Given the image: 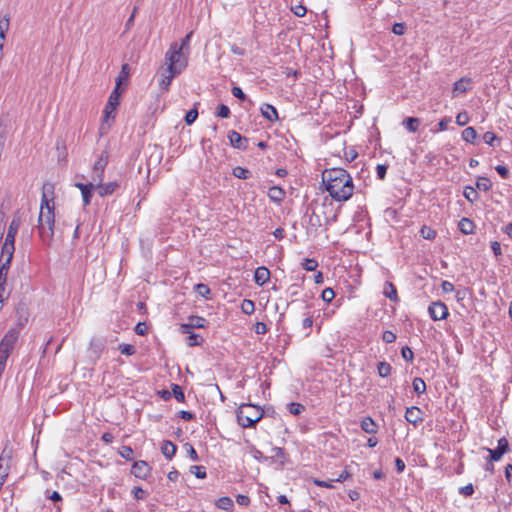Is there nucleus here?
<instances>
[{
  "instance_id": "39",
  "label": "nucleus",
  "mask_w": 512,
  "mask_h": 512,
  "mask_svg": "<svg viewBox=\"0 0 512 512\" xmlns=\"http://www.w3.org/2000/svg\"><path fill=\"white\" fill-rule=\"evenodd\" d=\"M20 225H21L20 218L19 217H15L11 221V223H10V225L8 227V231L7 232L16 236V234H17V232H18V230L20 228Z\"/></svg>"
},
{
  "instance_id": "5",
  "label": "nucleus",
  "mask_w": 512,
  "mask_h": 512,
  "mask_svg": "<svg viewBox=\"0 0 512 512\" xmlns=\"http://www.w3.org/2000/svg\"><path fill=\"white\" fill-rule=\"evenodd\" d=\"M263 417V411L260 407L252 404H242L237 409V421L246 428L252 427Z\"/></svg>"
},
{
  "instance_id": "21",
  "label": "nucleus",
  "mask_w": 512,
  "mask_h": 512,
  "mask_svg": "<svg viewBox=\"0 0 512 512\" xmlns=\"http://www.w3.org/2000/svg\"><path fill=\"white\" fill-rule=\"evenodd\" d=\"M161 452L167 459H171L176 453V446L170 441H164L161 446Z\"/></svg>"
},
{
  "instance_id": "50",
  "label": "nucleus",
  "mask_w": 512,
  "mask_h": 512,
  "mask_svg": "<svg viewBox=\"0 0 512 512\" xmlns=\"http://www.w3.org/2000/svg\"><path fill=\"white\" fill-rule=\"evenodd\" d=\"M483 140L485 143L492 146L494 145V141L497 140V137L493 132L488 131L483 135Z\"/></svg>"
},
{
  "instance_id": "35",
  "label": "nucleus",
  "mask_w": 512,
  "mask_h": 512,
  "mask_svg": "<svg viewBox=\"0 0 512 512\" xmlns=\"http://www.w3.org/2000/svg\"><path fill=\"white\" fill-rule=\"evenodd\" d=\"M377 371L381 377H387L391 372V366L387 362H380L377 366Z\"/></svg>"
},
{
  "instance_id": "40",
  "label": "nucleus",
  "mask_w": 512,
  "mask_h": 512,
  "mask_svg": "<svg viewBox=\"0 0 512 512\" xmlns=\"http://www.w3.org/2000/svg\"><path fill=\"white\" fill-rule=\"evenodd\" d=\"M119 350L122 354L130 356L135 353V347L131 344H120Z\"/></svg>"
},
{
  "instance_id": "27",
  "label": "nucleus",
  "mask_w": 512,
  "mask_h": 512,
  "mask_svg": "<svg viewBox=\"0 0 512 512\" xmlns=\"http://www.w3.org/2000/svg\"><path fill=\"white\" fill-rule=\"evenodd\" d=\"M473 223L467 218H463L459 222V228L464 234H470L473 232Z\"/></svg>"
},
{
  "instance_id": "63",
  "label": "nucleus",
  "mask_w": 512,
  "mask_h": 512,
  "mask_svg": "<svg viewBox=\"0 0 512 512\" xmlns=\"http://www.w3.org/2000/svg\"><path fill=\"white\" fill-rule=\"evenodd\" d=\"M491 249L495 256H500L502 253L500 243L497 241L491 243Z\"/></svg>"
},
{
  "instance_id": "20",
  "label": "nucleus",
  "mask_w": 512,
  "mask_h": 512,
  "mask_svg": "<svg viewBox=\"0 0 512 512\" xmlns=\"http://www.w3.org/2000/svg\"><path fill=\"white\" fill-rule=\"evenodd\" d=\"M383 294L391 301H398V294L395 286L391 282H385L383 287Z\"/></svg>"
},
{
  "instance_id": "14",
  "label": "nucleus",
  "mask_w": 512,
  "mask_h": 512,
  "mask_svg": "<svg viewBox=\"0 0 512 512\" xmlns=\"http://www.w3.org/2000/svg\"><path fill=\"white\" fill-rule=\"evenodd\" d=\"M269 279H270V271L266 267L261 266L255 270L254 280L257 285L263 286L264 284H266L269 281Z\"/></svg>"
},
{
  "instance_id": "24",
  "label": "nucleus",
  "mask_w": 512,
  "mask_h": 512,
  "mask_svg": "<svg viewBox=\"0 0 512 512\" xmlns=\"http://www.w3.org/2000/svg\"><path fill=\"white\" fill-rule=\"evenodd\" d=\"M403 124L405 125L408 131L416 132L420 125V120L418 118L409 117L404 120Z\"/></svg>"
},
{
  "instance_id": "15",
  "label": "nucleus",
  "mask_w": 512,
  "mask_h": 512,
  "mask_svg": "<svg viewBox=\"0 0 512 512\" xmlns=\"http://www.w3.org/2000/svg\"><path fill=\"white\" fill-rule=\"evenodd\" d=\"M405 419L414 425L422 421V412L418 407H409L405 412Z\"/></svg>"
},
{
  "instance_id": "11",
  "label": "nucleus",
  "mask_w": 512,
  "mask_h": 512,
  "mask_svg": "<svg viewBox=\"0 0 512 512\" xmlns=\"http://www.w3.org/2000/svg\"><path fill=\"white\" fill-rule=\"evenodd\" d=\"M471 79L470 78H461L457 82H455L453 89H452V95L453 97H458L459 95L467 92L471 87Z\"/></svg>"
},
{
  "instance_id": "55",
  "label": "nucleus",
  "mask_w": 512,
  "mask_h": 512,
  "mask_svg": "<svg viewBox=\"0 0 512 512\" xmlns=\"http://www.w3.org/2000/svg\"><path fill=\"white\" fill-rule=\"evenodd\" d=\"M217 114L219 117L228 118L230 115V110L226 105H220Z\"/></svg>"
},
{
  "instance_id": "43",
  "label": "nucleus",
  "mask_w": 512,
  "mask_h": 512,
  "mask_svg": "<svg viewBox=\"0 0 512 512\" xmlns=\"http://www.w3.org/2000/svg\"><path fill=\"white\" fill-rule=\"evenodd\" d=\"M420 234L424 239L431 240L435 237V231L427 226H423L420 230Z\"/></svg>"
},
{
  "instance_id": "29",
  "label": "nucleus",
  "mask_w": 512,
  "mask_h": 512,
  "mask_svg": "<svg viewBox=\"0 0 512 512\" xmlns=\"http://www.w3.org/2000/svg\"><path fill=\"white\" fill-rule=\"evenodd\" d=\"M241 310L243 313H245L247 315L252 314L255 310L254 302L249 299L243 300L241 303Z\"/></svg>"
},
{
  "instance_id": "58",
  "label": "nucleus",
  "mask_w": 512,
  "mask_h": 512,
  "mask_svg": "<svg viewBox=\"0 0 512 512\" xmlns=\"http://www.w3.org/2000/svg\"><path fill=\"white\" fill-rule=\"evenodd\" d=\"M254 330L257 334H265L267 332V326L263 322H257L254 326Z\"/></svg>"
},
{
  "instance_id": "38",
  "label": "nucleus",
  "mask_w": 512,
  "mask_h": 512,
  "mask_svg": "<svg viewBox=\"0 0 512 512\" xmlns=\"http://www.w3.org/2000/svg\"><path fill=\"white\" fill-rule=\"evenodd\" d=\"M233 175L239 179H247L250 175V172L245 168L235 167L233 169Z\"/></svg>"
},
{
  "instance_id": "44",
  "label": "nucleus",
  "mask_w": 512,
  "mask_h": 512,
  "mask_svg": "<svg viewBox=\"0 0 512 512\" xmlns=\"http://www.w3.org/2000/svg\"><path fill=\"white\" fill-rule=\"evenodd\" d=\"M317 266H318V263L314 259H305L302 264V267L306 271H314L317 268Z\"/></svg>"
},
{
  "instance_id": "49",
  "label": "nucleus",
  "mask_w": 512,
  "mask_h": 512,
  "mask_svg": "<svg viewBox=\"0 0 512 512\" xmlns=\"http://www.w3.org/2000/svg\"><path fill=\"white\" fill-rule=\"evenodd\" d=\"M406 27L404 23H395L392 27V32L395 35H403L405 33Z\"/></svg>"
},
{
  "instance_id": "25",
  "label": "nucleus",
  "mask_w": 512,
  "mask_h": 512,
  "mask_svg": "<svg viewBox=\"0 0 512 512\" xmlns=\"http://www.w3.org/2000/svg\"><path fill=\"white\" fill-rule=\"evenodd\" d=\"M477 136V132L473 127H467L462 131V139L466 142L473 143Z\"/></svg>"
},
{
  "instance_id": "47",
  "label": "nucleus",
  "mask_w": 512,
  "mask_h": 512,
  "mask_svg": "<svg viewBox=\"0 0 512 512\" xmlns=\"http://www.w3.org/2000/svg\"><path fill=\"white\" fill-rule=\"evenodd\" d=\"M469 121V116L466 112H461L459 113L457 116H456V123L459 125V126H464L468 123Z\"/></svg>"
},
{
  "instance_id": "10",
  "label": "nucleus",
  "mask_w": 512,
  "mask_h": 512,
  "mask_svg": "<svg viewBox=\"0 0 512 512\" xmlns=\"http://www.w3.org/2000/svg\"><path fill=\"white\" fill-rule=\"evenodd\" d=\"M508 450V441L505 438L498 440V446L496 449H487L490 454L491 461H499L503 454Z\"/></svg>"
},
{
  "instance_id": "34",
  "label": "nucleus",
  "mask_w": 512,
  "mask_h": 512,
  "mask_svg": "<svg viewBox=\"0 0 512 512\" xmlns=\"http://www.w3.org/2000/svg\"><path fill=\"white\" fill-rule=\"evenodd\" d=\"M476 186L479 190L488 191L491 188L492 184L488 178L480 177L476 182Z\"/></svg>"
},
{
  "instance_id": "41",
  "label": "nucleus",
  "mask_w": 512,
  "mask_h": 512,
  "mask_svg": "<svg viewBox=\"0 0 512 512\" xmlns=\"http://www.w3.org/2000/svg\"><path fill=\"white\" fill-rule=\"evenodd\" d=\"M96 188L94 187H89L87 188L86 190H84L81 194H82V198H83V203H84V206H87L90 204L91 202V197H92V192L95 190Z\"/></svg>"
},
{
  "instance_id": "9",
  "label": "nucleus",
  "mask_w": 512,
  "mask_h": 512,
  "mask_svg": "<svg viewBox=\"0 0 512 512\" xmlns=\"http://www.w3.org/2000/svg\"><path fill=\"white\" fill-rule=\"evenodd\" d=\"M151 472V468L146 461L140 460L134 462L131 473L140 479H146Z\"/></svg>"
},
{
  "instance_id": "31",
  "label": "nucleus",
  "mask_w": 512,
  "mask_h": 512,
  "mask_svg": "<svg viewBox=\"0 0 512 512\" xmlns=\"http://www.w3.org/2000/svg\"><path fill=\"white\" fill-rule=\"evenodd\" d=\"M103 179H104V174L99 173V172H95L93 170V174L91 176V180L89 181L90 186L97 189V187L100 186V184L103 182Z\"/></svg>"
},
{
  "instance_id": "64",
  "label": "nucleus",
  "mask_w": 512,
  "mask_h": 512,
  "mask_svg": "<svg viewBox=\"0 0 512 512\" xmlns=\"http://www.w3.org/2000/svg\"><path fill=\"white\" fill-rule=\"evenodd\" d=\"M133 495L136 499H143L145 496V491L140 487H135L133 489Z\"/></svg>"
},
{
  "instance_id": "18",
  "label": "nucleus",
  "mask_w": 512,
  "mask_h": 512,
  "mask_svg": "<svg viewBox=\"0 0 512 512\" xmlns=\"http://www.w3.org/2000/svg\"><path fill=\"white\" fill-rule=\"evenodd\" d=\"M230 144L238 149L245 148L246 139L243 138L238 132L231 131L228 135Z\"/></svg>"
},
{
  "instance_id": "19",
  "label": "nucleus",
  "mask_w": 512,
  "mask_h": 512,
  "mask_svg": "<svg viewBox=\"0 0 512 512\" xmlns=\"http://www.w3.org/2000/svg\"><path fill=\"white\" fill-rule=\"evenodd\" d=\"M118 188L117 182H109L106 184L101 183L100 186L97 187L98 194L101 197L112 194Z\"/></svg>"
},
{
  "instance_id": "4",
  "label": "nucleus",
  "mask_w": 512,
  "mask_h": 512,
  "mask_svg": "<svg viewBox=\"0 0 512 512\" xmlns=\"http://www.w3.org/2000/svg\"><path fill=\"white\" fill-rule=\"evenodd\" d=\"M120 104V92L118 90V87H115V89L111 92L108 101L104 107L103 110V119L100 126V132L102 134L106 133L110 127L111 123L115 119L116 110L117 107Z\"/></svg>"
},
{
  "instance_id": "59",
  "label": "nucleus",
  "mask_w": 512,
  "mask_h": 512,
  "mask_svg": "<svg viewBox=\"0 0 512 512\" xmlns=\"http://www.w3.org/2000/svg\"><path fill=\"white\" fill-rule=\"evenodd\" d=\"M232 94H233V96H235L236 98H238L240 100L246 99V95L244 94V92L242 91V89L240 87H233Z\"/></svg>"
},
{
  "instance_id": "28",
  "label": "nucleus",
  "mask_w": 512,
  "mask_h": 512,
  "mask_svg": "<svg viewBox=\"0 0 512 512\" xmlns=\"http://www.w3.org/2000/svg\"><path fill=\"white\" fill-rule=\"evenodd\" d=\"M195 291L198 293L199 296L209 299L211 295V290L206 284H197L195 285Z\"/></svg>"
},
{
  "instance_id": "16",
  "label": "nucleus",
  "mask_w": 512,
  "mask_h": 512,
  "mask_svg": "<svg viewBox=\"0 0 512 512\" xmlns=\"http://www.w3.org/2000/svg\"><path fill=\"white\" fill-rule=\"evenodd\" d=\"M260 111L265 119L271 122H275L278 120V113L274 106L270 104H263L260 108Z\"/></svg>"
},
{
  "instance_id": "37",
  "label": "nucleus",
  "mask_w": 512,
  "mask_h": 512,
  "mask_svg": "<svg viewBox=\"0 0 512 512\" xmlns=\"http://www.w3.org/2000/svg\"><path fill=\"white\" fill-rule=\"evenodd\" d=\"M190 472L192 474H194L199 479H204L206 477V471L203 466H197V465L191 466Z\"/></svg>"
},
{
  "instance_id": "33",
  "label": "nucleus",
  "mask_w": 512,
  "mask_h": 512,
  "mask_svg": "<svg viewBox=\"0 0 512 512\" xmlns=\"http://www.w3.org/2000/svg\"><path fill=\"white\" fill-rule=\"evenodd\" d=\"M193 32L188 33L182 40L181 43H178V48H181L182 51H186L190 54V41Z\"/></svg>"
},
{
  "instance_id": "12",
  "label": "nucleus",
  "mask_w": 512,
  "mask_h": 512,
  "mask_svg": "<svg viewBox=\"0 0 512 512\" xmlns=\"http://www.w3.org/2000/svg\"><path fill=\"white\" fill-rule=\"evenodd\" d=\"M13 257L0 255V286H6L7 273Z\"/></svg>"
},
{
  "instance_id": "61",
  "label": "nucleus",
  "mask_w": 512,
  "mask_h": 512,
  "mask_svg": "<svg viewBox=\"0 0 512 512\" xmlns=\"http://www.w3.org/2000/svg\"><path fill=\"white\" fill-rule=\"evenodd\" d=\"M147 330L148 328L145 323H138L135 327V331L138 335H145Z\"/></svg>"
},
{
  "instance_id": "48",
  "label": "nucleus",
  "mask_w": 512,
  "mask_h": 512,
  "mask_svg": "<svg viewBox=\"0 0 512 512\" xmlns=\"http://www.w3.org/2000/svg\"><path fill=\"white\" fill-rule=\"evenodd\" d=\"M120 455L127 460H131L133 456V450L129 446H123L120 450Z\"/></svg>"
},
{
  "instance_id": "36",
  "label": "nucleus",
  "mask_w": 512,
  "mask_h": 512,
  "mask_svg": "<svg viewBox=\"0 0 512 512\" xmlns=\"http://www.w3.org/2000/svg\"><path fill=\"white\" fill-rule=\"evenodd\" d=\"M288 407V410L291 414L293 415H299L300 413H302L305 409V407L300 404V403H295V402H292V403H289L287 405Z\"/></svg>"
},
{
  "instance_id": "6",
  "label": "nucleus",
  "mask_w": 512,
  "mask_h": 512,
  "mask_svg": "<svg viewBox=\"0 0 512 512\" xmlns=\"http://www.w3.org/2000/svg\"><path fill=\"white\" fill-rule=\"evenodd\" d=\"M18 339V331L10 329L0 342V367L5 369L6 361Z\"/></svg>"
},
{
  "instance_id": "60",
  "label": "nucleus",
  "mask_w": 512,
  "mask_h": 512,
  "mask_svg": "<svg viewBox=\"0 0 512 512\" xmlns=\"http://www.w3.org/2000/svg\"><path fill=\"white\" fill-rule=\"evenodd\" d=\"M236 501L241 506H247L249 505L250 499L246 495L239 494L236 498Z\"/></svg>"
},
{
  "instance_id": "53",
  "label": "nucleus",
  "mask_w": 512,
  "mask_h": 512,
  "mask_svg": "<svg viewBox=\"0 0 512 512\" xmlns=\"http://www.w3.org/2000/svg\"><path fill=\"white\" fill-rule=\"evenodd\" d=\"M185 448H186L187 453H188L189 457L191 458V460L198 461V455H197L196 450L193 448V446L190 444H186Z\"/></svg>"
},
{
  "instance_id": "46",
  "label": "nucleus",
  "mask_w": 512,
  "mask_h": 512,
  "mask_svg": "<svg viewBox=\"0 0 512 512\" xmlns=\"http://www.w3.org/2000/svg\"><path fill=\"white\" fill-rule=\"evenodd\" d=\"M321 297H322L323 301L329 303L335 297V293H334L333 289L326 288L323 290Z\"/></svg>"
},
{
  "instance_id": "13",
  "label": "nucleus",
  "mask_w": 512,
  "mask_h": 512,
  "mask_svg": "<svg viewBox=\"0 0 512 512\" xmlns=\"http://www.w3.org/2000/svg\"><path fill=\"white\" fill-rule=\"evenodd\" d=\"M14 242H15V235L10 234L7 232L4 243L2 245L1 249V255L13 257L14 254Z\"/></svg>"
},
{
  "instance_id": "54",
  "label": "nucleus",
  "mask_w": 512,
  "mask_h": 512,
  "mask_svg": "<svg viewBox=\"0 0 512 512\" xmlns=\"http://www.w3.org/2000/svg\"><path fill=\"white\" fill-rule=\"evenodd\" d=\"M402 357L406 361H412L413 359V352L409 347H403L401 350Z\"/></svg>"
},
{
  "instance_id": "1",
  "label": "nucleus",
  "mask_w": 512,
  "mask_h": 512,
  "mask_svg": "<svg viewBox=\"0 0 512 512\" xmlns=\"http://www.w3.org/2000/svg\"><path fill=\"white\" fill-rule=\"evenodd\" d=\"M189 55L186 51L178 48V42H172L165 53L163 64L159 67V87L167 91L172 80L182 73L188 66Z\"/></svg>"
},
{
  "instance_id": "30",
  "label": "nucleus",
  "mask_w": 512,
  "mask_h": 512,
  "mask_svg": "<svg viewBox=\"0 0 512 512\" xmlns=\"http://www.w3.org/2000/svg\"><path fill=\"white\" fill-rule=\"evenodd\" d=\"M107 157H104L103 155H101L99 157V159L95 162L94 166H93V170L95 172H99V173H102L104 174V169L107 165Z\"/></svg>"
},
{
  "instance_id": "17",
  "label": "nucleus",
  "mask_w": 512,
  "mask_h": 512,
  "mask_svg": "<svg viewBox=\"0 0 512 512\" xmlns=\"http://www.w3.org/2000/svg\"><path fill=\"white\" fill-rule=\"evenodd\" d=\"M205 319L202 317H191L189 323L181 326L183 333H190V328H203Z\"/></svg>"
},
{
  "instance_id": "7",
  "label": "nucleus",
  "mask_w": 512,
  "mask_h": 512,
  "mask_svg": "<svg viewBox=\"0 0 512 512\" xmlns=\"http://www.w3.org/2000/svg\"><path fill=\"white\" fill-rule=\"evenodd\" d=\"M11 459L12 450L7 447L4 448L0 455V486L3 485V483L6 480V477L8 476Z\"/></svg>"
},
{
  "instance_id": "57",
  "label": "nucleus",
  "mask_w": 512,
  "mask_h": 512,
  "mask_svg": "<svg viewBox=\"0 0 512 512\" xmlns=\"http://www.w3.org/2000/svg\"><path fill=\"white\" fill-rule=\"evenodd\" d=\"M335 480H329V481H322V480H318V479H314L313 482L315 485L317 486H320V487H325V488H333V482Z\"/></svg>"
},
{
  "instance_id": "32",
  "label": "nucleus",
  "mask_w": 512,
  "mask_h": 512,
  "mask_svg": "<svg viewBox=\"0 0 512 512\" xmlns=\"http://www.w3.org/2000/svg\"><path fill=\"white\" fill-rule=\"evenodd\" d=\"M413 390L417 393V394H422L425 392L426 390V384L425 382L423 381V379L421 378H415L413 380Z\"/></svg>"
},
{
  "instance_id": "62",
  "label": "nucleus",
  "mask_w": 512,
  "mask_h": 512,
  "mask_svg": "<svg viewBox=\"0 0 512 512\" xmlns=\"http://www.w3.org/2000/svg\"><path fill=\"white\" fill-rule=\"evenodd\" d=\"M293 12L298 17H303L306 14V8L302 5H297L293 8Z\"/></svg>"
},
{
  "instance_id": "2",
  "label": "nucleus",
  "mask_w": 512,
  "mask_h": 512,
  "mask_svg": "<svg viewBox=\"0 0 512 512\" xmlns=\"http://www.w3.org/2000/svg\"><path fill=\"white\" fill-rule=\"evenodd\" d=\"M322 181L329 195L336 201H347L353 195L352 177L342 168L326 169L322 173Z\"/></svg>"
},
{
  "instance_id": "56",
  "label": "nucleus",
  "mask_w": 512,
  "mask_h": 512,
  "mask_svg": "<svg viewBox=\"0 0 512 512\" xmlns=\"http://www.w3.org/2000/svg\"><path fill=\"white\" fill-rule=\"evenodd\" d=\"M173 394L175 396V398L178 400V401H183L184 400V393L182 391V389L180 388V386L178 385H175L173 387Z\"/></svg>"
},
{
  "instance_id": "45",
  "label": "nucleus",
  "mask_w": 512,
  "mask_h": 512,
  "mask_svg": "<svg viewBox=\"0 0 512 512\" xmlns=\"http://www.w3.org/2000/svg\"><path fill=\"white\" fill-rule=\"evenodd\" d=\"M198 117V111L196 109H191L187 112L186 116H185V122L188 124V125H191L192 123L195 122V120L197 119Z\"/></svg>"
},
{
  "instance_id": "52",
  "label": "nucleus",
  "mask_w": 512,
  "mask_h": 512,
  "mask_svg": "<svg viewBox=\"0 0 512 512\" xmlns=\"http://www.w3.org/2000/svg\"><path fill=\"white\" fill-rule=\"evenodd\" d=\"M474 492V488L472 484H468L459 489V493L464 496H471Z\"/></svg>"
},
{
  "instance_id": "26",
  "label": "nucleus",
  "mask_w": 512,
  "mask_h": 512,
  "mask_svg": "<svg viewBox=\"0 0 512 512\" xmlns=\"http://www.w3.org/2000/svg\"><path fill=\"white\" fill-rule=\"evenodd\" d=\"M216 506L221 510H230L233 507V501L230 497H221L217 500Z\"/></svg>"
},
{
  "instance_id": "8",
  "label": "nucleus",
  "mask_w": 512,
  "mask_h": 512,
  "mask_svg": "<svg viewBox=\"0 0 512 512\" xmlns=\"http://www.w3.org/2000/svg\"><path fill=\"white\" fill-rule=\"evenodd\" d=\"M431 318L435 321L443 320L448 316L447 306L442 302H433L428 308Z\"/></svg>"
},
{
  "instance_id": "22",
  "label": "nucleus",
  "mask_w": 512,
  "mask_h": 512,
  "mask_svg": "<svg viewBox=\"0 0 512 512\" xmlns=\"http://www.w3.org/2000/svg\"><path fill=\"white\" fill-rule=\"evenodd\" d=\"M284 191L277 186L271 187L268 191V197L274 202H281L284 198Z\"/></svg>"
},
{
  "instance_id": "51",
  "label": "nucleus",
  "mask_w": 512,
  "mask_h": 512,
  "mask_svg": "<svg viewBox=\"0 0 512 512\" xmlns=\"http://www.w3.org/2000/svg\"><path fill=\"white\" fill-rule=\"evenodd\" d=\"M382 339L386 343H393L396 340V335L392 331H385Z\"/></svg>"
},
{
  "instance_id": "23",
  "label": "nucleus",
  "mask_w": 512,
  "mask_h": 512,
  "mask_svg": "<svg viewBox=\"0 0 512 512\" xmlns=\"http://www.w3.org/2000/svg\"><path fill=\"white\" fill-rule=\"evenodd\" d=\"M361 428L366 432V433H369V434H374L376 433L377 429H376V424L375 422L373 421L372 418L370 417H366L362 420L361 422Z\"/></svg>"
},
{
  "instance_id": "3",
  "label": "nucleus",
  "mask_w": 512,
  "mask_h": 512,
  "mask_svg": "<svg viewBox=\"0 0 512 512\" xmlns=\"http://www.w3.org/2000/svg\"><path fill=\"white\" fill-rule=\"evenodd\" d=\"M54 223V205H51L47 196L43 194L38 216V230L40 237L44 242L52 240L54 234Z\"/></svg>"
},
{
  "instance_id": "42",
  "label": "nucleus",
  "mask_w": 512,
  "mask_h": 512,
  "mask_svg": "<svg viewBox=\"0 0 512 512\" xmlns=\"http://www.w3.org/2000/svg\"><path fill=\"white\" fill-rule=\"evenodd\" d=\"M464 196L468 201L473 202L477 198L478 194L473 187H466L464 190Z\"/></svg>"
}]
</instances>
